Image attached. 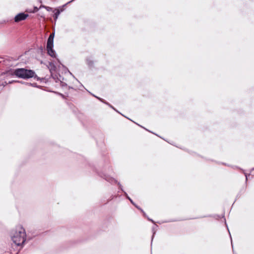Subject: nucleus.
I'll return each instance as SVG.
<instances>
[{
  "label": "nucleus",
  "instance_id": "1",
  "mask_svg": "<svg viewBox=\"0 0 254 254\" xmlns=\"http://www.w3.org/2000/svg\"><path fill=\"white\" fill-rule=\"evenodd\" d=\"M11 239L13 242L16 246H20L23 244L26 240L25 230L21 227L17 228L12 236Z\"/></svg>",
  "mask_w": 254,
  "mask_h": 254
},
{
  "label": "nucleus",
  "instance_id": "2",
  "mask_svg": "<svg viewBox=\"0 0 254 254\" xmlns=\"http://www.w3.org/2000/svg\"><path fill=\"white\" fill-rule=\"evenodd\" d=\"M14 74L16 76L23 79L32 77L36 78L37 77L33 70L25 68H17L14 70Z\"/></svg>",
  "mask_w": 254,
  "mask_h": 254
},
{
  "label": "nucleus",
  "instance_id": "3",
  "mask_svg": "<svg viewBox=\"0 0 254 254\" xmlns=\"http://www.w3.org/2000/svg\"><path fill=\"white\" fill-rule=\"evenodd\" d=\"M28 16V14L24 13H20L17 14L14 17V21L16 22H18L21 21L26 19Z\"/></svg>",
  "mask_w": 254,
  "mask_h": 254
},
{
  "label": "nucleus",
  "instance_id": "4",
  "mask_svg": "<svg viewBox=\"0 0 254 254\" xmlns=\"http://www.w3.org/2000/svg\"><path fill=\"white\" fill-rule=\"evenodd\" d=\"M54 37V33H53L50 34V36L49 37V38L48 39L46 48H53V47Z\"/></svg>",
  "mask_w": 254,
  "mask_h": 254
},
{
  "label": "nucleus",
  "instance_id": "5",
  "mask_svg": "<svg viewBox=\"0 0 254 254\" xmlns=\"http://www.w3.org/2000/svg\"><path fill=\"white\" fill-rule=\"evenodd\" d=\"M47 53L49 56L53 58H56V54L53 49H47Z\"/></svg>",
  "mask_w": 254,
  "mask_h": 254
},
{
  "label": "nucleus",
  "instance_id": "6",
  "mask_svg": "<svg viewBox=\"0 0 254 254\" xmlns=\"http://www.w3.org/2000/svg\"><path fill=\"white\" fill-rule=\"evenodd\" d=\"M39 10V8L37 7H34L33 9H27L26 10L27 12H30V13H34Z\"/></svg>",
  "mask_w": 254,
  "mask_h": 254
},
{
  "label": "nucleus",
  "instance_id": "7",
  "mask_svg": "<svg viewBox=\"0 0 254 254\" xmlns=\"http://www.w3.org/2000/svg\"><path fill=\"white\" fill-rule=\"evenodd\" d=\"M60 13V11H59V10H58L56 11V12L54 14V15H55V16H54V17H55V19H57V18H58V16H59V15Z\"/></svg>",
  "mask_w": 254,
  "mask_h": 254
},
{
  "label": "nucleus",
  "instance_id": "8",
  "mask_svg": "<svg viewBox=\"0 0 254 254\" xmlns=\"http://www.w3.org/2000/svg\"><path fill=\"white\" fill-rule=\"evenodd\" d=\"M42 7L45 8L48 11H51L52 10V8L49 6L42 5Z\"/></svg>",
  "mask_w": 254,
  "mask_h": 254
}]
</instances>
